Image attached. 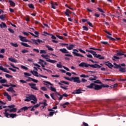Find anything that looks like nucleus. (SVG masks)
<instances>
[{
    "label": "nucleus",
    "instance_id": "f257e3e1",
    "mask_svg": "<svg viewBox=\"0 0 126 126\" xmlns=\"http://www.w3.org/2000/svg\"><path fill=\"white\" fill-rule=\"evenodd\" d=\"M79 66L80 67H89L90 66L91 67H93V68H101L102 67V66L98 64H90L84 62L80 63Z\"/></svg>",
    "mask_w": 126,
    "mask_h": 126
},
{
    "label": "nucleus",
    "instance_id": "f03ea898",
    "mask_svg": "<svg viewBox=\"0 0 126 126\" xmlns=\"http://www.w3.org/2000/svg\"><path fill=\"white\" fill-rule=\"evenodd\" d=\"M86 52H88V53H90L94 56V58L99 59V60H104V59H105V57L101 56V55L100 54H96V52L94 51L93 50H88L86 49Z\"/></svg>",
    "mask_w": 126,
    "mask_h": 126
},
{
    "label": "nucleus",
    "instance_id": "7ed1b4c3",
    "mask_svg": "<svg viewBox=\"0 0 126 126\" xmlns=\"http://www.w3.org/2000/svg\"><path fill=\"white\" fill-rule=\"evenodd\" d=\"M37 99L36 96L33 94H29L28 96H26V98L24 99L25 102H30L31 100Z\"/></svg>",
    "mask_w": 126,
    "mask_h": 126
},
{
    "label": "nucleus",
    "instance_id": "20e7f679",
    "mask_svg": "<svg viewBox=\"0 0 126 126\" xmlns=\"http://www.w3.org/2000/svg\"><path fill=\"white\" fill-rule=\"evenodd\" d=\"M29 43H31L32 44H35V45H39L38 43L39 44H41V43H43V41L41 39H32L31 40H29Z\"/></svg>",
    "mask_w": 126,
    "mask_h": 126
},
{
    "label": "nucleus",
    "instance_id": "39448f33",
    "mask_svg": "<svg viewBox=\"0 0 126 126\" xmlns=\"http://www.w3.org/2000/svg\"><path fill=\"white\" fill-rule=\"evenodd\" d=\"M73 81V82H76V83H81V81H80V79L79 77H71V81Z\"/></svg>",
    "mask_w": 126,
    "mask_h": 126
},
{
    "label": "nucleus",
    "instance_id": "423d86ee",
    "mask_svg": "<svg viewBox=\"0 0 126 126\" xmlns=\"http://www.w3.org/2000/svg\"><path fill=\"white\" fill-rule=\"evenodd\" d=\"M103 64L107 65L109 68H112V67H114V65H113V64H112V63H110L109 61L104 62Z\"/></svg>",
    "mask_w": 126,
    "mask_h": 126
},
{
    "label": "nucleus",
    "instance_id": "0eeeda50",
    "mask_svg": "<svg viewBox=\"0 0 126 126\" xmlns=\"http://www.w3.org/2000/svg\"><path fill=\"white\" fill-rule=\"evenodd\" d=\"M29 86H30L32 89H33L34 90H39V89L36 87V84L35 83H29Z\"/></svg>",
    "mask_w": 126,
    "mask_h": 126
},
{
    "label": "nucleus",
    "instance_id": "6e6552de",
    "mask_svg": "<svg viewBox=\"0 0 126 126\" xmlns=\"http://www.w3.org/2000/svg\"><path fill=\"white\" fill-rule=\"evenodd\" d=\"M18 37L22 42H29V40L27 39L26 37L22 36V35H19Z\"/></svg>",
    "mask_w": 126,
    "mask_h": 126
},
{
    "label": "nucleus",
    "instance_id": "1a4fd4ad",
    "mask_svg": "<svg viewBox=\"0 0 126 126\" xmlns=\"http://www.w3.org/2000/svg\"><path fill=\"white\" fill-rule=\"evenodd\" d=\"M3 95L5 97H7V99L8 101H11V96L8 94V93L5 92L3 93Z\"/></svg>",
    "mask_w": 126,
    "mask_h": 126
},
{
    "label": "nucleus",
    "instance_id": "9d476101",
    "mask_svg": "<svg viewBox=\"0 0 126 126\" xmlns=\"http://www.w3.org/2000/svg\"><path fill=\"white\" fill-rule=\"evenodd\" d=\"M64 14L66 16H67L68 17H70V15H69V14H71V11H70L69 9H67L64 12Z\"/></svg>",
    "mask_w": 126,
    "mask_h": 126
},
{
    "label": "nucleus",
    "instance_id": "9b49d317",
    "mask_svg": "<svg viewBox=\"0 0 126 126\" xmlns=\"http://www.w3.org/2000/svg\"><path fill=\"white\" fill-rule=\"evenodd\" d=\"M34 34L32 33V32H29V33L32 35V36H33V37H36V38H39V32H37V31H35L34 32Z\"/></svg>",
    "mask_w": 126,
    "mask_h": 126
},
{
    "label": "nucleus",
    "instance_id": "f8f14e48",
    "mask_svg": "<svg viewBox=\"0 0 126 126\" xmlns=\"http://www.w3.org/2000/svg\"><path fill=\"white\" fill-rule=\"evenodd\" d=\"M94 90H100L102 89V85L94 84Z\"/></svg>",
    "mask_w": 126,
    "mask_h": 126
},
{
    "label": "nucleus",
    "instance_id": "ddd939ff",
    "mask_svg": "<svg viewBox=\"0 0 126 126\" xmlns=\"http://www.w3.org/2000/svg\"><path fill=\"white\" fill-rule=\"evenodd\" d=\"M48 111L50 112L49 114L50 117H53V116H54V114H55V110L52 109H48Z\"/></svg>",
    "mask_w": 126,
    "mask_h": 126
},
{
    "label": "nucleus",
    "instance_id": "4468645a",
    "mask_svg": "<svg viewBox=\"0 0 126 126\" xmlns=\"http://www.w3.org/2000/svg\"><path fill=\"white\" fill-rule=\"evenodd\" d=\"M72 54L75 57H80L81 58H84V56H83L82 54H80L79 53H77V52H75L73 51V52H72Z\"/></svg>",
    "mask_w": 126,
    "mask_h": 126
},
{
    "label": "nucleus",
    "instance_id": "2eb2a0df",
    "mask_svg": "<svg viewBox=\"0 0 126 126\" xmlns=\"http://www.w3.org/2000/svg\"><path fill=\"white\" fill-rule=\"evenodd\" d=\"M59 51L60 52H62L63 54H68L69 53L65 48L60 49Z\"/></svg>",
    "mask_w": 126,
    "mask_h": 126
},
{
    "label": "nucleus",
    "instance_id": "dca6fc26",
    "mask_svg": "<svg viewBox=\"0 0 126 126\" xmlns=\"http://www.w3.org/2000/svg\"><path fill=\"white\" fill-rule=\"evenodd\" d=\"M75 47V45L74 44H69V46H66V48L67 50H69V51L72 50L73 48Z\"/></svg>",
    "mask_w": 126,
    "mask_h": 126
},
{
    "label": "nucleus",
    "instance_id": "f3484780",
    "mask_svg": "<svg viewBox=\"0 0 126 126\" xmlns=\"http://www.w3.org/2000/svg\"><path fill=\"white\" fill-rule=\"evenodd\" d=\"M68 105H69V102H65L63 104H60V106L63 107V109H65V108H66V106H68Z\"/></svg>",
    "mask_w": 126,
    "mask_h": 126
},
{
    "label": "nucleus",
    "instance_id": "a211bd4d",
    "mask_svg": "<svg viewBox=\"0 0 126 126\" xmlns=\"http://www.w3.org/2000/svg\"><path fill=\"white\" fill-rule=\"evenodd\" d=\"M94 86H95V84L91 83L90 85L87 86V88H89L90 89H94Z\"/></svg>",
    "mask_w": 126,
    "mask_h": 126
},
{
    "label": "nucleus",
    "instance_id": "6ab92c4d",
    "mask_svg": "<svg viewBox=\"0 0 126 126\" xmlns=\"http://www.w3.org/2000/svg\"><path fill=\"white\" fill-rule=\"evenodd\" d=\"M82 90L80 89L76 90L75 92H73L72 93V94H81V93H82Z\"/></svg>",
    "mask_w": 126,
    "mask_h": 126
},
{
    "label": "nucleus",
    "instance_id": "aec40b11",
    "mask_svg": "<svg viewBox=\"0 0 126 126\" xmlns=\"http://www.w3.org/2000/svg\"><path fill=\"white\" fill-rule=\"evenodd\" d=\"M46 62H48V63H58V61L56 60H52L50 59H47V60H46Z\"/></svg>",
    "mask_w": 126,
    "mask_h": 126
},
{
    "label": "nucleus",
    "instance_id": "412c9836",
    "mask_svg": "<svg viewBox=\"0 0 126 126\" xmlns=\"http://www.w3.org/2000/svg\"><path fill=\"white\" fill-rule=\"evenodd\" d=\"M0 27L1 28H7V26H6V24L3 22H1L0 24Z\"/></svg>",
    "mask_w": 126,
    "mask_h": 126
},
{
    "label": "nucleus",
    "instance_id": "4be33fe9",
    "mask_svg": "<svg viewBox=\"0 0 126 126\" xmlns=\"http://www.w3.org/2000/svg\"><path fill=\"white\" fill-rule=\"evenodd\" d=\"M92 76H93V77L94 78H90L89 79V80H90L91 81H93L94 80H96V79H98V77L95 75H92Z\"/></svg>",
    "mask_w": 126,
    "mask_h": 126
},
{
    "label": "nucleus",
    "instance_id": "5701e85b",
    "mask_svg": "<svg viewBox=\"0 0 126 126\" xmlns=\"http://www.w3.org/2000/svg\"><path fill=\"white\" fill-rule=\"evenodd\" d=\"M21 44L22 45V46H24V47H27V48H31V46L28 45L26 43L21 42Z\"/></svg>",
    "mask_w": 126,
    "mask_h": 126
},
{
    "label": "nucleus",
    "instance_id": "b1692460",
    "mask_svg": "<svg viewBox=\"0 0 126 126\" xmlns=\"http://www.w3.org/2000/svg\"><path fill=\"white\" fill-rule=\"evenodd\" d=\"M8 60L12 63H17V60H15L13 58H9Z\"/></svg>",
    "mask_w": 126,
    "mask_h": 126
},
{
    "label": "nucleus",
    "instance_id": "393cba45",
    "mask_svg": "<svg viewBox=\"0 0 126 126\" xmlns=\"http://www.w3.org/2000/svg\"><path fill=\"white\" fill-rule=\"evenodd\" d=\"M123 55H125L124 52L120 51V52L117 53V54H115V56H117V57H121V56H123Z\"/></svg>",
    "mask_w": 126,
    "mask_h": 126
},
{
    "label": "nucleus",
    "instance_id": "a878e982",
    "mask_svg": "<svg viewBox=\"0 0 126 126\" xmlns=\"http://www.w3.org/2000/svg\"><path fill=\"white\" fill-rule=\"evenodd\" d=\"M32 107H27V106H24L23 107H22V111H24V112H25V111H27V110H28V109H29L30 108H32Z\"/></svg>",
    "mask_w": 126,
    "mask_h": 126
},
{
    "label": "nucleus",
    "instance_id": "bb28decb",
    "mask_svg": "<svg viewBox=\"0 0 126 126\" xmlns=\"http://www.w3.org/2000/svg\"><path fill=\"white\" fill-rule=\"evenodd\" d=\"M16 111H17V108H12L9 110L10 113H15L16 112Z\"/></svg>",
    "mask_w": 126,
    "mask_h": 126
},
{
    "label": "nucleus",
    "instance_id": "cd10ccee",
    "mask_svg": "<svg viewBox=\"0 0 126 126\" xmlns=\"http://www.w3.org/2000/svg\"><path fill=\"white\" fill-rule=\"evenodd\" d=\"M41 57H42V58H43V59H45L46 61H47V59H49V58H49V55H44V54H42L41 55Z\"/></svg>",
    "mask_w": 126,
    "mask_h": 126
},
{
    "label": "nucleus",
    "instance_id": "c85d7f7f",
    "mask_svg": "<svg viewBox=\"0 0 126 126\" xmlns=\"http://www.w3.org/2000/svg\"><path fill=\"white\" fill-rule=\"evenodd\" d=\"M9 2L10 3V5H11V6H15V3L11 0H9Z\"/></svg>",
    "mask_w": 126,
    "mask_h": 126
},
{
    "label": "nucleus",
    "instance_id": "c756f323",
    "mask_svg": "<svg viewBox=\"0 0 126 126\" xmlns=\"http://www.w3.org/2000/svg\"><path fill=\"white\" fill-rule=\"evenodd\" d=\"M17 117V114H10V117L9 118H12V119H14V118Z\"/></svg>",
    "mask_w": 126,
    "mask_h": 126
},
{
    "label": "nucleus",
    "instance_id": "7c9ffc66",
    "mask_svg": "<svg viewBox=\"0 0 126 126\" xmlns=\"http://www.w3.org/2000/svg\"><path fill=\"white\" fill-rule=\"evenodd\" d=\"M6 82H7V81L5 79H1L0 80V83H1V84L6 83Z\"/></svg>",
    "mask_w": 126,
    "mask_h": 126
},
{
    "label": "nucleus",
    "instance_id": "2f4dec72",
    "mask_svg": "<svg viewBox=\"0 0 126 126\" xmlns=\"http://www.w3.org/2000/svg\"><path fill=\"white\" fill-rule=\"evenodd\" d=\"M119 71H120V72H126V68L122 67V66H121L119 68Z\"/></svg>",
    "mask_w": 126,
    "mask_h": 126
},
{
    "label": "nucleus",
    "instance_id": "473e14b6",
    "mask_svg": "<svg viewBox=\"0 0 126 126\" xmlns=\"http://www.w3.org/2000/svg\"><path fill=\"white\" fill-rule=\"evenodd\" d=\"M56 93H57V95H58V96H60L59 98V101L63 100V95H61V94L58 93V92H56Z\"/></svg>",
    "mask_w": 126,
    "mask_h": 126
},
{
    "label": "nucleus",
    "instance_id": "72a5a7b5",
    "mask_svg": "<svg viewBox=\"0 0 126 126\" xmlns=\"http://www.w3.org/2000/svg\"><path fill=\"white\" fill-rule=\"evenodd\" d=\"M107 38H108L109 40H111V41H116V38H114L109 35L106 36Z\"/></svg>",
    "mask_w": 126,
    "mask_h": 126
},
{
    "label": "nucleus",
    "instance_id": "f704fd0d",
    "mask_svg": "<svg viewBox=\"0 0 126 126\" xmlns=\"http://www.w3.org/2000/svg\"><path fill=\"white\" fill-rule=\"evenodd\" d=\"M3 114L4 115V116L6 118H7L8 119H9V117H10V115L9 113H7V112H4Z\"/></svg>",
    "mask_w": 126,
    "mask_h": 126
},
{
    "label": "nucleus",
    "instance_id": "c9c22d12",
    "mask_svg": "<svg viewBox=\"0 0 126 126\" xmlns=\"http://www.w3.org/2000/svg\"><path fill=\"white\" fill-rule=\"evenodd\" d=\"M28 6L30 7V8H32V9H34V8H35L34 5H33L32 3L28 4Z\"/></svg>",
    "mask_w": 126,
    "mask_h": 126
},
{
    "label": "nucleus",
    "instance_id": "e433bc0d",
    "mask_svg": "<svg viewBox=\"0 0 126 126\" xmlns=\"http://www.w3.org/2000/svg\"><path fill=\"white\" fill-rule=\"evenodd\" d=\"M33 72H34V74L33 75H34V76H36V77H40V74H38V72L35 71V70H33Z\"/></svg>",
    "mask_w": 126,
    "mask_h": 126
},
{
    "label": "nucleus",
    "instance_id": "4c0bfd02",
    "mask_svg": "<svg viewBox=\"0 0 126 126\" xmlns=\"http://www.w3.org/2000/svg\"><path fill=\"white\" fill-rule=\"evenodd\" d=\"M114 68H120L121 67V66L118 64H116V63H114Z\"/></svg>",
    "mask_w": 126,
    "mask_h": 126
},
{
    "label": "nucleus",
    "instance_id": "58836bf2",
    "mask_svg": "<svg viewBox=\"0 0 126 126\" xmlns=\"http://www.w3.org/2000/svg\"><path fill=\"white\" fill-rule=\"evenodd\" d=\"M30 33H31V32H22V33L24 34V35H25L26 36H29V34H30Z\"/></svg>",
    "mask_w": 126,
    "mask_h": 126
},
{
    "label": "nucleus",
    "instance_id": "ea45409f",
    "mask_svg": "<svg viewBox=\"0 0 126 126\" xmlns=\"http://www.w3.org/2000/svg\"><path fill=\"white\" fill-rule=\"evenodd\" d=\"M89 49L90 50H94V51H102V49H97L93 47H90Z\"/></svg>",
    "mask_w": 126,
    "mask_h": 126
},
{
    "label": "nucleus",
    "instance_id": "a19ab883",
    "mask_svg": "<svg viewBox=\"0 0 126 126\" xmlns=\"http://www.w3.org/2000/svg\"><path fill=\"white\" fill-rule=\"evenodd\" d=\"M33 101H31V102L32 104H33V105H35V104L37 103V98H35L34 99H32Z\"/></svg>",
    "mask_w": 126,
    "mask_h": 126
},
{
    "label": "nucleus",
    "instance_id": "79ce46f5",
    "mask_svg": "<svg viewBox=\"0 0 126 126\" xmlns=\"http://www.w3.org/2000/svg\"><path fill=\"white\" fill-rule=\"evenodd\" d=\"M5 77H6L7 78H12V77H13V76L12 75H10L8 74H6L5 75Z\"/></svg>",
    "mask_w": 126,
    "mask_h": 126
},
{
    "label": "nucleus",
    "instance_id": "37998d69",
    "mask_svg": "<svg viewBox=\"0 0 126 126\" xmlns=\"http://www.w3.org/2000/svg\"><path fill=\"white\" fill-rule=\"evenodd\" d=\"M83 29L84 31H88L89 30V29H88V27L85 26H83Z\"/></svg>",
    "mask_w": 126,
    "mask_h": 126
},
{
    "label": "nucleus",
    "instance_id": "c03bdc74",
    "mask_svg": "<svg viewBox=\"0 0 126 126\" xmlns=\"http://www.w3.org/2000/svg\"><path fill=\"white\" fill-rule=\"evenodd\" d=\"M0 19L1 20H4L5 19V16L4 15H0Z\"/></svg>",
    "mask_w": 126,
    "mask_h": 126
},
{
    "label": "nucleus",
    "instance_id": "a18cd8bd",
    "mask_svg": "<svg viewBox=\"0 0 126 126\" xmlns=\"http://www.w3.org/2000/svg\"><path fill=\"white\" fill-rule=\"evenodd\" d=\"M80 77H82L83 78H87L89 77V76L88 75H86L85 74H82L80 75Z\"/></svg>",
    "mask_w": 126,
    "mask_h": 126
},
{
    "label": "nucleus",
    "instance_id": "49530a36",
    "mask_svg": "<svg viewBox=\"0 0 126 126\" xmlns=\"http://www.w3.org/2000/svg\"><path fill=\"white\" fill-rule=\"evenodd\" d=\"M61 83H63L64 84H65L66 85H69V82H68L62 81H61Z\"/></svg>",
    "mask_w": 126,
    "mask_h": 126
},
{
    "label": "nucleus",
    "instance_id": "de8ad7c7",
    "mask_svg": "<svg viewBox=\"0 0 126 126\" xmlns=\"http://www.w3.org/2000/svg\"><path fill=\"white\" fill-rule=\"evenodd\" d=\"M47 53V50H40V54H46Z\"/></svg>",
    "mask_w": 126,
    "mask_h": 126
},
{
    "label": "nucleus",
    "instance_id": "09e8293b",
    "mask_svg": "<svg viewBox=\"0 0 126 126\" xmlns=\"http://www.w3.org/2000/svg\"><path fill=\"white\" fill-rule=\"evenodd\" d=\"M113 59H112V60L113 61H117V60H120V58L118 57L117 56H113Z\"/></svg>",
    "mask_w": 126,
    "mask_h": 126
},
{
    "label": "nucleus",
    "instance_id": "8fccbe9b",
    "mask_svg": "<svg viewBox=\"0 0 126 126\" xmlns=\"http://www.w3.org/2000/svg\"><path fill=\"white\" fill-rule=\"evenodd\" d=\"M49 36H51V39H53L54 40H56V39H57V37L53 35V34L52 33H50V34H49Z\"/></svg>",
    "mask_w": 126,
    "mask_h": 126
},
{
    "label": "nucleus",
    "instance_id": "3c124183",
    "mask_svg": "<svg viewBox=\"0 0 126 126\" xmlns=\"http://www.w3.org/2000/svg\"><path fill=\"white\" fill-rule=\"evenodd\" d=\"M50 90L53 91L54 92H57V89L53 87H51Z\"/></svg>",
    "mask_w": 126,
    "mask_h": 126
},
{
    "label": "nucleus",
    "instance_id": "603ef678",
    "mask_svg": "<svg viewBox=\"0 0 126 126\" xmlns=\"http://www.w3.org/2000/svg\"><path fill=\"white\" fill-rule=\"evenodd\" d=\"M79 52H80V53H82V54H86V52L82 50L81 48H80L78 49Z\"/></svg>",
    "mask_w": 126,
    "mask_h": 126
},
{
    "label": "nucleus",
    "instance_id": "864d4df0",
    "mask_svg": "<svg viewBox=\"0 0 126 126\" xmlns=\"http://www.w3.org/2000/svg\"><path fill=\"white\" fill-rule=\"evenodd\" d=\"M101 87H102H102L106 88H109V87H110V86L108 85L102 84V85H101Z\"/></svg>",
    "mask_w": 126,
    "mask_h": 126
},
{
    "label": "nucleus",
    "instance_id": "5fc2aeb1",
    "mask_svg": "<svg viewBox=\"0 0 126 126\" xmlns=\"http://www.w3.org/2000/svg\"><path fill=\"white\" fill-rule=\"evenodd\" d=\"M47 48H48L49 51H54V49H53L52 47H51L50 46L47 45L46 46Z\"/></svg>",
    "mask_w": 126,
    "mask_h": 126
},
{
    "label": "nucleus",
    "instance_id": "6e6d98bb",
    "mask_svg": "<svg viewBox=\"0 0 126 126\" xmlns=\"http://www.w3.org/2000/svg\"><path fill=\"white\" fill-rule=\"evenodd\" d=\"M21 68L23 69H25V70H28V67L24 66V65H21Z\"/></svg>",
    "mask_w": 126,
    "mask_h": 126
},
{
    "label": "nucleus",
    "instance_id": "4d7b16f0",
    "mask_svg": "<svg viewBox=\"0 0 126 126\" xmlns=\"http://www.w3.org/2000/svg\"><path fill=\"white\" fill-rule=\"evenodd\" d=\"M24 74V75H26L25 76V77H27V76H31V74L29 73L25 72Z\"/></svg>",
    "mask_w": 126,
    "mask_h": 126
},
{
    "label": "nucleus",
    "instance_id": "13d9d810",
    "mask_svg": "<svg viewBox=\"0 0 126 126\" xmlns=\"http://www.w3.org/2000/svg\"><path fill=\"white\" fill-rule=\"evenodd\" d=\"M51 4L52 8H53V9H56V7L55 3H51Z\"/></svg>",
    "mask_w": 126,
    "mask_h": 126
},
{
    "label": "nucleus",
    "instance_id": "bf43d9fd",
    "mask_svg": "<svg viewBox=\"0 0 126 126\" xmlns=\"http://www.w3.org/2000/svg\"><path fill=\"white\" fill-rule=\"evenodd\" d=\"M97 9H98V10L100 12H102V13H104L105 12H104V11L103 10V9H102V8H99V7H97Z\"/></svg>",
    "mask_w": 126,
    "mask_h": 126
},
{
    "label": "nucleus",
    "instance_id": "052dcab7",
    "mask_svg": "<svg viewBox=\"0 0 126 126\" xmlns=\"http://www.w3.org/2000/svg\"><path fill=\"white\" fill-rule=\"evenodd\" d=\"M13 89V88L12 87H10L9 89H7L6 90L8 92H11L12 91V90Z\"/></svg>",
    "mask_w": 126,
    "mask_h": 126
},
{
    "label": "nucleus",
    "instance_id": "680f3d73",
    "mask_svg": "<svg viewBox=\"0 0 126 126\" xmlns=\"http://www.w3.org/2000/svg\"><path fill=\"white\" fill-rule=\"evenodd\" d=\"M56 37H57V38H59V39H60V40H63V37L62 36L56 35Z\"/></svg>",
    "mask_w": 126,
    "mask_h": 126
},
{
    "label": "nucleus",
    "instance_id": "e2e57ef3",
    "mask_svg": "<svg viewBox=\"0 0 126 126\" xmlns=\"http://www.w3.org/2000/svg\"><path fill=\"white\" fill-rule=\"evenodd\" d=\"M94 82V83H97L98 84H102V82H101L99 80H96Z\"/></svg>",
    "mask_w": 126,
    "mask_h": 126
},
{
    "label": "nucleus",
    "instance_id": "0e129e2a",
    "mask_svg": "<svg viewBox=\"0 0 126 126\" xmlns=\"http://www.w3.org/2000/svg\"><path fill=\"white\" fill-rule=\"evenodd\" d=\"M11 45H12V46H13V47H18V44H17V43H11Z\"/></svg>",
    "mask_w": 126,
    "mask_h": 126
},
{
    "label": "nucleus",
    "instance_id": "69168bd1",
    "mask_svg": "<svg viewBox=\"0 0 126 126\" xmlns=\"http://www.w3.org/2000/svg\"><path fill=\"white\" fill-rule=\"evenodd\" d=\"M38 63L39 64H40V65H41V66H42V67H43V68H44V67H45V65H44V64L43 63H42V62H38Z\"/></svg>",
    "mask_w": 126,
    "mask_h": 126
},
{
    "label": "nucleus",
    "instance_id": "338daca9",
    "mask_svg": "<svg viewBox=\"0 0 126 126\" xmlns=\"http://www.w3.org/2000/svg\"><path fill=\"white\" fill-rule=\"evenodd\" d=\"M57 66L59 68H62L63 67V65H62V64L57 63Z\"/></svg>",
    "mask_w": 126,
    "mask_h": 126
},
{
    "label": "nucleus",
    "instance_id": "774afa93",
    "mask_svg": "<svg viewBox=\"0 0 126 126\" xmlns=\"http://www.w3.org/2000/svg\"><path fill=\"white\" fill-rule=\"evenodd\" d=\"M8 31H9V32H10V33H12V34H13V33H14V31H13V30L10 29V28H9L8 29Z\"/></svg>",
    "mask_w": 126,
    "mask_h": 126
}]
</instances>
